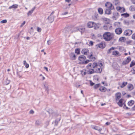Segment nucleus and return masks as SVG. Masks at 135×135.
<instances>
[{"mask_svg":"<svg viewBox=\"0 0 135 135\" xmlns=\"http://www.w3.org/2000/svg\"><path fill=\"white\" fill-rule=\"evenodd\" d=\"M114 38V35L113 34L110 33V41Z\"/></svg>","mask_w":135,"mask_h":135,"instance_id":"33","label":"nucleus"},{"mask_svg":"<svg viewBox=\"0 0 135 135\" xmlns=\"http://www.w3.org/2000/svg\"><path fill=\"white\" fill-rule=\"evenodd\" d=\"M119 52L117 51H114L113 52V55L116 56L119 55Z\"/></svg>","mask_w":135,"mask_h":135,"instance_id":"24","label":"nucleus"},{"mask_svg":"<svg viewBox=\"0 0 135 135\" xmlns=\"http://www.w3.org/2000/svg\"><path fill=\"white\" fill-rule=\"evenodd\" d=\"M23 64L24 65H25V64H27L26 63V61L25 60L24 61H23Z\"/></svg>","mask_w":135,"mask_h":135,"instance_id":"57","label":"nucleus"},{"mask_svg":"<svg viewBox=\"0 0 135 135\" xmlns=\"http://www.w3.org/2000/svg\"><path fill=\"white\" fill-rule=\"evenodd\" d=\"M91 68L90 67V69L89 70H87V74H91L93 73H95V71L94 69H90Z\"/></svg>","mask_w":135,"mask_h":135,"instance_id":"14","label":"nucleus"},{"mask_svg":"<svg viewBox=\"0 0 135 135\" xmlns=\"http://www.w3.org/2000/svg\"><path fill=\"white\" fill-rule=\"evenodd\" d=\"M33 11L34 9H32L30 11H29L27 13L28 16H29L31 15L33 13Z\"/></svg>","mask_w":135,"mask_h":135,"instance_id":"28","label":"nucleus"},{"mask_svg":"<svg viewBox=\"0 0 135 135\" xmlns=\"http://www.w3.org/2000/svg\"><path fill=\"white\" fill-rule=\"evenodd\" d=\"M90 85L91 86H93L94 84V83L92 82L91 81H90Z\"/></svg>","mask_w":135,"mask_h":135,"instance_id":"50","label":"nucleus"},{"mask_svg":"<svg viewBox=\"0 0 135 135\" xmlns=\"http://www.w3.org/2000/svg\"><path fill=\"white\" fill-rule=\"evenodd\" d=\"M109 3L108 2H107V3H106L105 4V6L107 7H108V8H109V7H108V5H109Z\"/></svg>","mask_w":135,"mask_h":135,"instance_id":"43","label":"nucleus"},{"mask_svg":"<svg viewBox=\"0 0 135 135\" xmlns=\"http://www.w3.org/2000/svg\"><path fill=\"white\" fill-rule=\"evenodd\" d=\"M124 23L127 25H128L129 24V22L128 21H125L124 22Z\"/></svg>","mask_w":135,"mask_h":135,"instance_id":"39","label":"nucleus"},{"mask_svg":"<svg viewBox=\"0 0 135 135\" xmlns=\"http://www.w3.org/2000/svg\"><path fill=\"white\" fill-rule=\"evenodd\" d=\"M81 74L83 76H84L87 74V70L83 69L80 71Z\"/></svg>","mask_w":135,"mask_h":135,"instance_id":"13","label":"nucleus"},{"mask_svg":"<svg viewBox=\"0 0 135 135\" xmlns=\"http://www.w3.org/2000/svg\"><path fill=\"white\" fill-rule=\"evenodd\" d=\"M133 18L135 19V14L133 16Z\"/></svg>","mask_w":135,"mask_h":135,"instance_id":"64","label":"nucleus"},{"mask_svg":"<svg viewBox=\"0 0 135 135\" xmlns=\"http://www.w3.org/2000/svg\"><path fill=\"white\" fill-rule=\"evenodd\" d=\"M97 16H95L94 17H93V18L94 19H96L97 17Z\"/></svg>","mask_w":135,"mask_h":135,"instance_id":"54","label":"nucleus"},{"mask_svg":"<svg viewBox=\"0 0 135 135\" xmlns=\"http://www.w3.org/2000/svg\"><path fill=\"white\" fill-rule=\"evenodd\" d=\"M85 58V56L84 55H81L79 56L78 58L79 63L81 64H83Z\"/></svg>","mask_w":135,"mask_h":135,"instance_id":"4","label":"nucleus"},{"mask_svg":"<svg viewBox=\"0 0 135 135\" xmlns=\"http://www.w3.org/2000/svg\"><path fill=\"white\" fill-rule=\"evenodd\" d=\"M122 16H123L125 17H127L129 16L128 14L127 13L122 14L121 15Z\"/></svg>","mask_w":135,"mask_h":135,"instance_id":"26","label":"nucleus"},{"mask_svg":"<svg viewBox=\"0 0 135 135\" xmlns=\"http://www.w3.org/2000/svg\"><path fill=\"white\" fill-rule=\"evenodd\" d=\"M128 88L130 90H131L133 88V86L131 84H128Z\"/></svg>","mask_w":135,"mask_h":135,"instance_id":"21","label":"nucleus"},{"mask_svg":"<svg viewBox=\"0 0 135 135\" xmlns=\"http://www.w3.org/2000/svg\"><path fill=\"white\" fill-rule=\"evenodd\" d=\"M99 86V84H97L95 85V86H94V88L95 89H96L97 88H98Z\"/></svg>","mask_w":135,"mask_h":135,"instance_id":"41","label":"nucleus"},{"mask_svg":"<svg viewBox=\"0 0 135 135\" xmlns=\"http://www.w3.org/2000/svg\"><path fill=\"white\" fill-rule=\"evenodd\" d=\"M77 30L82 33L85 31V27L83 25L80 26L77 28Z\"/></svg>","mask_w":135,"mask_h":135,"instance_id":"7","label":"nucleus"},{"mask_svg":"<svg viewBox=\"0 0 135 135\" xmlns=\"http://www.w3.org/2000/svg\"><path fill=\"white\" fill-rule=\"evenodd\" d=\"M135 65V63L134 62L132 61L130 64V67H132L133 66Z\"/></svg>","mask_w":135,"mask_h":135,"instance_id":"36","label":"nucleus"},{"mask_svg":"<svg viewBox=\"0 0 135 135\" xmlns=\"http://www.w3.org/2000/svg\"><path fill=\"white\" fill-rule=\"evenodd\" d=\"M133 110L135 111V105L134 106V107H133Z\"/></svg>","mask_w":135,"mask_h":135,"instance_id":"63","label":"nucleus"},{"mask_svg":"<svg viewBox=\"0 0 135 135\" xmlns=\"http://www.w3.org/2000/svg\"><path fill=\"white\" fill-rule=\"evenodd\" d=\"M122 29L120 28H118L115 30V32L117 34H120L122 32Z\"/></svg>","mask_w":135,"mask_h":135,"instance_id":"12","label":"nucleus"},{"mask_svg":"<svg viewBox=\"0 0 135 135\" xmlns=\"http://www.w3.org/2000/svg\"><path fill=\"white\" fill-rule=\"evenodd\" d=\"M99 90L101 91L105 92L106 90V89L105 87L102 86L100 88Z\"/></svg>","mask_w":135,"mask_h":135,"instance_id":"20","label":"nucleus"},{"mask_svg":"<svg viewBox=\"0 0 135 135\" xmlns=\"http://www.w3.org/2000/svg\"><path fill=\"white\" fill-rule=\"evenodd\" d=\"M7 21L6 20H3L1 21V23H6L7 22Z\"/></svg>","mask_w":135,"mask_h":135,"instance_id":"38","label":"nucleus"},{"mask_svg":"<svg viewBox=\"0 0 135 135\" xmlns=\"http://www.w3.org/2000/svg\"><path fill=\"white\" fill-rule=\"evenodd\" d=\"M127 84V83L126 82H123L120 85V87L121 88L124 87Z\"/></svg>","mask_w":135,"mask_h":135,"instance_id":"19","label":"nucleus"},{"mask_svg":"<svg viewBox=\"0 0 135 135\" xmlns=\"http://www.w3.org/2000/svg\"><path fill=\"white\" fill-rule=\"evenodd\" d=\"M121 96V94L120 93H117L115 94L116 99L117 100L120 99Z\"/></svg>","mask_w":135,"mask_h":135,"instance_id":"15","label":"nucleus"},{"mask_svg":"<svg viewBox=\"0 0 135 135\" xmlns=\"http://www.w3.org/2000/svg\"><path fill=\"white\" fill-rule=\"evenodd\" d=\"M131 1L133 4H135V0H131Z\"/></svg>","mask_w":135,"mask_h":135,"instance_id":"56","label":"nucleus"},{"mask_svg":"<svg viewBox=\"0 0 135 135\" xmlns=\"http://www.w3.org/2000/svg\"><path fill=\"white\" fill-rule=\"evenodd\" d=\"M102 83L105 86H107V83L105 82H102Z\"/></svg>","mask_w":135,"mask_h":135,"instance_id":"52","label":"nucleus"},{"mask_svg":"<svg viewBox=\"0 0 135 135\" xmlns=\"http://www.w3.org/2000/svg\"><path fill=\"white\" fill-rule=\"evenodd\" d=\"M41 123L40 121L39 120H36V125H39Z\"/></svg>","mask_w":135,"mask_h":135,"instance_id":"35","label":"nucleus"},{"mask_svg":"<svg viewBox=\"0 0 135 135\" xmlns=\"http://www.w3.org/2000/svg\"><path fill=\"white\" fill-rule=\"evenodd\" d=\"M86 67L88 69H90V67L94 69L95 72L97 73H100L103 66L102 62L101 61H99L98 63L94 62L92 64L89 63Z\"/></svg>","mask_w":135,"mask_h":135,"instance_id":"1","label":"nucleus"},{"mask_svg":"<svg viewBox=\"0 0 135 135\" xmlns=\"http://www.w3.org/2000/svg\"><path fill=\"white\" fill-rule=\"evenodd\" d=\"M97 46L100 48L103 49L105 47V45L104 43L102 42L97 45Z\"/></svg>","mask_w":135,"mask_h":135,"instance_id":"11","label":"nucleus"},{"mask_svg":"<svg viewBox=\"0 0 135 135\" xmlns=\"http://www.w3.org/2000/svg\"><path fill=\"white\" fill-rule=\"evenodd\" d=\"M115 47H111V48H110V50H114L115 49Z\"/></svg>","mask_w":135,"mask_h":135,"instance_id":"60","label":"nucleus"},{"mask_svg":"<svg viewBox=\"0 0 135 135\" xmlns=\"http://www.w3.org/2000/svg\"><path fill=\"white\" fill-rule=\"evenodd\" d=\"M82 54L85 55H87L89 53V50L87 49H84L81 51Z\"/></svg>","mask_w":135,"mask_h":135,"instance_id":"10","label":"nucleus"},{"mask_svg":"<svg viewBox=\"0 0 135 135\" xmlns=\"http://www.w3.org/2000/svg\"><path fill=\"white\" fill-rule=\"evenodd\" d=\"M93 27H94V28L96 29L98 28H99L98 27V26L95 23V25H94Z\"/></svg>","mask_w":135,"mask_h":135,"instance_id":"37","label":"nucleus"},{"mask_svg":"<svg viewBox=\"0 0 135 135\" xmlns=\"http://www.w3.org/2000/svg\"><path fill=\"white\" fill-rule=\"evenodd\" d=\"M92 53H91L88 56V57L89 58V59H91V58L92 57V56H93V55H92Z\"/></svg>","mask_w":135,"mask_h":135,"instance_id":"42","label":"nucleus"},{"mask_svg":"<svg viewBox=\"0 0 135 135\" xmlns=\"http://www.w3.org/2000/svg\"><path fill=\"white\" fill-rule=\"evenodd\" d=\"M98 11L100 14H102L103 13V9H98Z\"/></svg>","mask_w":135,"mask_h":135,"instance_id":"29","label":"nucleus"},{"mask_svg":"<svg viewBox=\"0 0 135 135\" xmlns=\"http://www.w3.org/2000/svg\"><path fill=\"white\" fill-rule=\"evenodd\" d=\"M126 38L124 37H121L119 39V41L121 42H124L126 40Z\"/></svg>","mask_w":135,"mask_h":135,"instance_id":"17","label":"nucleus"},{"mask_svg":"<svg viewBox=\"0 0 135 135\" xmlns=\"http://www.w3.org/2000/svg\"><path fill=\"white\" fill-rule=\"evenodd\" d=\"M70 56L71 58L73 60H74L75 59V56L74 53H72L70 55Z\"/></svg>","mask_w":135,"mask_h":135,"instance_id":"22","label":"nucleus"},{"mask_svg":"<svg viewBox=\"0 0 135 135\" xmlns=\"http://www.w3.org/2000/svg\"><path fill=\"white\" fill-rule=\"evenodd\" d=\"M37 31L39 32H40L42 30L41 28H40L39 27H37Z\"/></svg>","mask_w":135,"mask_h":135,"instance_id":"34","label":"nucleus"},{"mask_svg":"<svg viewBox=\"0 0 135 135\" xmlns=\"http://www.w3.org/2000/svg\"><path fill=\"white\" fill-rule=\"evenodd\" d=\"M132 37L133 39L135 40V33L132 35Z\"/></svg>","mask_w":135,"mask_h":135,"instance_id":"40","label":"nucleus"},{"mask_svg":"<svg viewBox=\"0 0 135 135\" xmlns=\"http://www.w3.org/2000/svg\"><path fill=\"white\" fill-rule=\"evenodd\" d=\"M103 37L106 41L110 40V33L109 32L105 33L103 35Z\"/></svg>","mask_w":135,"mask_h":135,"instance_id":"5","label":"nucleus"},{"mask_svg":"<svg viewBox=\"0 0 135 135\" xmlns=\"http://www.w3.org/2000/svg\"><path fill=\"white\" fill-rule=\"evenodd\" d=\"M45 89V90L47 91V93L48 94L49 93V86H48L46 84H45L44 85Z\"/></svg>","mask_w":135,"mask_h":135,"instance_id":"23","label":"nucleus"},{"mask_svg":"<svg viewBox=\"0 0 135 135\" xmlns=\"http://www.w3.org/2000/svg\"><path fill=\"white\" fill-rule=\"evenodd\" d=\"M68 13V12H65L64 13H62V15H66Z\"/></svg>","mask_w":135,"mask_h":135,"instance_id":"53","label":"nucleus"},{"mask_svg":"<svg viewBox=\"0 0 135 135\" xmlns=\"http://www.w3.org/2000/svg\"><path fill=\"white\" fill-rule=\"evenodd\" d=\"M63 33L68 35L69 34L71 33H72L71 31L70 30V28L69 27H67L65 28L63 30Z\"/></svg>","mask_w":135,"mask_h":135,"instance_id":"3","label":"nucleus"},{"mask_svg":"<svg viewBox=\"0 0 135 135\" xmlns=\"http://www.w3.org/2000/svg\"><path fill=\"white\" fill-rule=\"evenodd\" d=\"M17 75L19 77H21L22 76V75H20L18 73H17Z\"/></svg>","mask_w":135,"mask_h":135,"instance_id":"59","label":"nucleus"},{"mask_svg":"<svg viewBox=\"0 0 135 135\" xmlns=\"http://www.w3.org/2000/svg\"><path fill=\"white\" fill-rule=\"evenodd\" d=\"M103 22L105 23L104 26V28L105 30H107L110 28V20L109 19L105 18H103Z\"/></svg>","mask_w":135,"mask_h":135,"instance_id":"2","label":"nucleus"},{"mask_svg":"<svg viewBox=\"0 0 135 135\" xmlns=\"http://www.w3.org/2000/svg\"><path fill=\"white\" fill-rule=\"evenodd\" d=\"M51 42V41L50 40H49L47 41V44L48 45L50 44Z\"/></svg>","mask_w":135,"mask_h":135,"instance_id":"47","label":"nucleus"},{"mask_svg":"<svg viewBox=\"0 0 135 135\" xmlns=\"http://www.w3.org/2000/svg\"><path fill=\"white\" fill-rule=\"evenodd\" d=\"M18 5L17 4H14L9 7V8H16L18 7Z\"/></svg>","mask_w":135,"mask_h":135,"instance_id":"25","label":"nucleus"},{"mask_svg":"<svg viewBox=\"0 0 135 135\" xmlns=\"http://www.w3.org/2000/svg\"><path fill=\"white\" fill-rule=\"evenodd\" d=\"M105 13L106 14H110V9H106L105 11Z\"/></svg>","mask_w":135,"mask_h":135,"instance_id":"31","label":"nucleus"},{"mask_svg":"<svg viewBox=\"0 0 135 135\" xmlns=\"http://www.w3.org/2000/svg\"><path fill=\"white\" fill-rule=\"evenodd\" d=\"M75 52L77 54H79L80 52L79 49H76L75 50Z\"/></svg>","mask_w":135,"mask_h":135,"instance_id":"30","label":"nucleus"},{"mask_svg":"<svg viewBox=\"0 0 135 135\" xmlns=\"http://www.w3.org/2000/svg\"><path fill=\"white\" fill-rule=\"evenodd\" d=\"M34 113V111L32 110H31L30 111V113L31 114H33Z\"/></svg>","mask_w":135,"mask_h":135,"instance_id":"48","label":"nucleus"},{"mask_svg":"<svg viewBox=\"0 0 135 135\" xmlns=\"http://www.w3.org/2000/svg\"><path fill=\"white\" fill-rule=\"evenodd\" d=\"M6 85H8L10 83V81L9 80H7L6 81Z\"/></svg>","mask_w":135,"mask_h":135,"instance_id":"51","label":"nucleus"},{"mask_svg":"<svg viewBox=\"0 0 135 135\" xmlns=\"http://www.w3.org/2000/svg\"><path fill=\"white\" fill-rule=\"evenodd\" d=\"M132 33V30L128 29L126 30L124 32V35L127 36H130Z\"/></svg>","mask_w":135,"mask_h":135,"instance_id":"6","label":"nucleus"},{"mask_svg":"<svg viewBox=\"0 0 135 135\" xmlns=\"http://www.w3.org/2000/svg\"><path fill=\"white\" fill-rule=\"evenodd\" d=\"M89 45L92 46L93 45V41H90L89 42Z\"/></svg>","mask_w":135,"mask_h":135,"instance_id":"45","label":"nucleus"},{"mask_svg":"<svg viewBox=\"0 0 135 135\" xmlns=\"http://www.w3.org/2000/svg\"><path fill=\"white\" fill-rule=\"evenodd\" d=\"M134 103V101L132 100H131L128 102V104L129 106H131Z\"/></svg>","mask_w":135,"mask_h":135,"instance_id":"18","label":"nucleus"},{"mask_svg":"<svg viewBox=\"0 0 135 135\" xmlns=\"http://www.w3.org/2000/svg\"><path fill=\"white\" fill-rule=\"evenodd\" d=\"M132 73L133 74H135V70H134L132 71Z\"/></svg>","mask_w":135,"mask_h":135,"instance_id":"61","label":"nucleus"},{"mask_svg":"<svg viewBox=\"0 0 135 135\" xmlns=\"http://www.w3.org/2000/svg\"><path fill=\"white\" fill-rule=\"evenodd\" d=\"M71 1V0H65V1L66 2H67L68 3L70 2Z\"/></svg>","mask_w":135,"mask_h":135,"instance_id":"62","label":"nucleus"},{"mask_svg":"<svg viewBox=\"0 0 135 135\" xmlns=\"http://www.w3.org/2000/svg\"><path fill=\"white\" fill-rule=\"evenodd\" d=\"M91 57H91L92 58H91V59H92L93 60H95V57H93V56H92Z\"/></svg>","mask_w":135,"mask_h":135,"instance_id":"55","label":"nucleus"},{"mask_svg":"<svg viewBox=\"0 0 135 135\" xmlns=\"http://www.w3.org/2000/svg\"><path fill=\"white\" fill-rule=\"evenodd\" d=\"M89 60H87L85 61H84L83 64H86L88 63L89 62Z\"/></svg>","mask_w":135,"mask_h":135,"instance_id":"44","label":"nucleus"},{"mask_svg":"<svg viewBox=\"0 0 135 135\" xmlns=\"http://www.w3.org/2000/svg\"><path fill=\"white\" fill-rule=\"evenodd\" d=\"M95 25V23L93 22H89L87 24V26L89 28H91L93 27L94 25Z\"/></svg>","mask_w":135,"mask_h":135,"instance_id":"9","label":"nucleus"},{"mask_svg":"<svg viewBox=\"0 0 135 135\" xmlns=\"http://www.w3.org/2000/svg\"><path fill=\"white\" fill-rule=\"evenodd\" d=\"M93 128L95 130H97L98 131H101L102 130L101 129L99 128V127H93Z\"/></svg>","mask_w":135,"mask_h":135,"instance_id":"27","label":"nucleus"},{"mask_svg":"<svg viewBox=\"0 0 135 135\" xmlns=\"http://www.w3.org/2000/svg\"><path fill=\"white\" fill-rule=\"evenodd\" d=\"M131 60V58L130 57H128L127 59L123 61L122 64L123 65H125L128 64Z\"/></svg>","mask_w":135,"mask_h":135,"instance_id":"8","label":"nucleus"},{"mask_svg":"<svg viewBox=\"0 0 135 135\" xmlns=\"http://www.w3.org/2000/svg\"><path fill=\"white\" fill-rule=\"evenodd\" d=\"M123 99H120L118 103V104L120 107H122L124 104L123 103Z\"/></svg>","mask_w":135,"mask_h":135,"instance_id":"16","label":"nucleus"},{"mask_svg":"<svg viewBox=\"0 0 135 135\" xmlns=\"http://www.w3.org/2000/svg\"><path fill=\"white\" fill-rule=\"evenodd\" d=\"M25 23L26 22L25 21H23V22L21 24V25L20 26V27H22V26L25 24Z\"/></svg>","mask_w":135,"mask_h":135,"instance_id":"46","label":"nucleus"},{"mask_svg":"<svg viewBox=\"0 0 135 135\" xmlns=\"http://www.w3.org/2000/svg\"><path fill=\"white\" fill-rule=\"evenodd\" d=\"M118 11L120 12H124L125 11V9H117Z\"/></svg>","mask_w":135,"mask_h":135,"instance_id":"32","label":"nucleus"},{"mask_svg":"<svg viewBox=\"0 0 135 135\" xmlns=\"http://www.w3.org/2000/svg\"><path fill=\"white\" fill-rule=\"evenodd\" d=\"M44 69H45L46 70V71H48V68H47V67H44Z\"/></svg>","mask_w":135,"mask_h":135,"instance_id":"58","label":"nucleus"},{"mask_svg":"<svg viewBox=\"0 0 135 135\" xmlns=\"http://www.w3.org/2000/svg\"><path fill=\"white\" fill-rule=\"evenodd\" d=\"M25 67L26 68H28L29 67V65L28 64H27L25 65Z\"/></svg>","mask_w":135,"mask_h":135,"instance_id":"49","label":"nucleus"}]
</instances>
